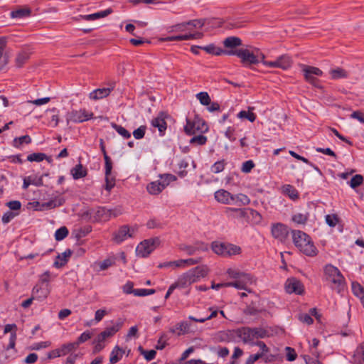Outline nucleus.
Instances as JSON below:
<instances>
[{
    "instance_id": "39",
    "label": "nucleus",
    "mask_w": 364,
    "mask_h": 364,
    "mask_svg": "<svg viewBox=\"0 0 364 364\" xmlns=\"http://www.w3.org/2000/svg\"><path fill=\"white\" fill-rule=\"evenodd\" d=\"M235 203H239L240 205H247L250 203V198L245 194H237V195H233L232 201Z\"/></svg>"
},
{
    "instance_id": "38",
    "label": "nucleus",
    "mask_w": 364,
    "mask_h": 364,
    "mask_svg": "<svg viewBox=\"0 0 364 364\" xmlns=\"http://www.w3.org/2000/svg\"><path fill=\"white\" fill-rule=\"evenodd\" d=\"M283 192L293 200L297 199L299 197L297 191L291 185L284 186Z\"/></svg>"
},
{
    "instance_id": "59",
    "label": "nucleus",
    "mask_w": 364,
    "mask_h": 364,
    "mask_svg": "<svg viewBox=\"0 0 364 364\" xmlns=\"http://www.w3.org/2000/svg\"><path fill=\"white\" fill-rule=\"evenodd\" d=\"M168 340V336L166 333H163L158 341V343L156 346V348L158 350H163L167 345Z\"/></svg>"
},
{
    "instance_id": "42",
    "label": "nucleus",
    "mask_w": 364,
    "mask_h": 364,
    "mask_svg": "<svg viewBox=\"0 0 364 364\" xmlns=\"http://www.w3.org/2000/svg\"><path fill=\"white\" fill-rule=\"evenodd\" d=\"M31 142V139L28 135H24L21 137H16L13 141V146L19 148L20 146L25 143V144H30Z\"/></svg>"
},
{
    "instance_id": "45",
    "label": "nucleus",
    "mask_w": 364,
    "mask_h": 364,
    "mask_svg": "<svg viewBox=\"0 0 364 364\" xmlns=\"http://www.w3.org/2000/svg\"><path fill=\"white\" fill-rule=\"evenodd\" d=\"M176 180V177L172 174H164L160 176V182L161 185H163L164 188H165L171 181H174Z\"/></svg>"
},
{
    "instance_id": "29",
    "label": "nucleus",
    "mask_w": 364,
    "mask_h": 364,
    "mask_svg": "<svg viewBox=\"0 0 364 364\" xmlns=\"http://www.w3.org/2000/svg\"><path fill=\"white\" fill-rule=\"evenodd\" d=\"M228 244L214 242L212 244V250L217 255L227 256Z\"/></svg>"
},
{
    "instance_id": "30",
    "label": "nucleus",
    "mask_w": 364,
    "mask_h": 364,
    "mask_svg": "<svg viewBox=\"0 0 364 364\" xmlns=\"http://www.w3.org/2000/svg\"><path fill=\"white\" fill-rule=\"evenodd\" d=\"M188 276L187 273L183 274L180 276L178 280L173 284L176 285L177 288H185L189 285H191L190 279H188Z\"/></svg>"
},
{
    "instance_id": "60",
    "label": "nucleus",
    "mask_w": 364,
    "mask_h": 364,
    "mask_svg": "<svg viewBox=\"0 0 364 364\" xmlns=\"http://www.w3.org/2000/svg\"><path fill=\"white\" fill-rule=\"evenodd\" d=\"M155 293L154 289H137L134 290V296H144L151 295Z\"/></svg>"
},
{
    "instance_id": "62",
    "label": "nucleus",
    "mask_w": 364,
    "mask_h": 364,
    "mask_svg": "<svg viewBox=\"0 0 364 364\" xmlns=\"http://www.w3.org/2000/svg\"><path fill=\"white\" fill-rule=\"evenodd\" d=\"M109 212L108 213L109 218L111 217H117L123 213V209L122 206L115 207L113 209H109Z\"/></svg>"
},
{
    "instance_id": "57",
    "label": "nucleus",
    "mask_w": 364,
    "mask_h": 364,
    "mask_svg": "<svg viewBox=\"0 0 364 364\" xmlns=\"http://www.w3.org/2000/svg\"><path fill=\"white\" fill-rule=\"evenodd\" d=\"M338 221L339 218L336 214L326 215V222L330 227H335Z\"/></svg>"
},
{
    "instance_id": "48",
    "label": "nucleus",
    "mask_w": 364,
    "mask_h": 364,
    "mask_svg": "<svg viewBox=\"0 0 364 364\" xmlns=\"http://www.w3.org/2000/svg\"><path fill=\"white\" fill-rule=\"evenodd\" d=\"M68 235V230L66 227L63 226L60 228L55 231V238L57 241H60L67 237Z\"/></svg>"
},
{
    "instance_id": "40",
    "label": "nucleus",
    "mask_w": 364,
    "mask_h": 364,
    "mask_svg": "<svg viewBox=\"0 0 364 364\" xmlns=\"http://www.w3.org/2000/svg\"><path fill=\"white\" fill-rule=\"evenodd\" d=\"M289 154L291 156H293L294 158H295V159H296L298 160H300V161H303V162H304V163H306L307 164H309L310 166H311L318 173V174L320 176H322V172L321 171V170L317 166H314L311 162H309V161L307 159H306V158H304V157L297 154L296 152H294L293 151H289Z\"/></svg>"
},
{
    "instance_id": "4",
    "label": "nucleus",
    "mask_w": 364,
    "mask_h": 364,
    "mask_svg": "<svg viewBox=\"0 0 364 364\" xmlns=\"http://www.w3.org/2000/svg\"><path fill=\"white\" fill-rule=\"evenodd\" d=\"M259 49L254 48L252 50L241 48L239 58L244 65H256L259 63L258 59Z\"/></svg>"
},
{
    "instance_id": "2",
    "label": "nucleus",
    "mask_w": 364,
    "mask_h": 364,
    "mask_svg": "<svg viewBox=\"0 0 364 364\" xmlns=\"http://www.w3.org/2000/svg\"><path fill=\"white\" fill-rule=\"evenodd\" d=\"M183 129L186 134L193 135L198 132L203 133L207 132L208 127L203 119L196 117L193 119H186V124L184 126Z\"/></svg>"
},
{
    "instance_id": "41",
    "label": "nucleus",
    "mask_w": 364,
    "mask_h": 364,
    "mask_svg": "<svg viewBox=\"0 0 364 364\" xmlns=\"http://www.w3.org/2000/svg\"><path fill=\"white\" fill-rule=\"evenodd\" d=\"M115 186V178L112 176V171L109 173L105 172V188L107 191H110L111 189Z\"/></svg>"
},
{
    "instance_id": "21",
    "label": "nucleus",
    "mask_w": 364,
    "mask_h": 364,
    "mask_svg": "<svg viewBox=\"0 0 364 364\" xmlns=\"http://www.w3.org/2000/svg\"><path fill=\"white\" fill-rule=\"evenodd\" d=\"M353 363L364 364V343H361L357 347L353 356Z\"/></svg>"
},
{
    "instance_id": "61",
    "label": "nucleus",
    "mask_w": 364,
    "mask_h": 364,
    "mask_svg": "<svg viewBox=\"0 0 364 364\" xmlns=\"http://www.w3.org/2000/svg\"><path fill=\"white\" fill-rule=\"evenodd\" d=\"M224 167H225L224 161H219L215 162L213 164L211 169L213 173H218L224 169Z\"/></svg>"
},
{
    "instance_id": "54",
    "label": "nucleus",
    "mask_w": 364,
    "mask_h": 364,
    "mask_svg": "<svg viewBox=\"0 0 364 364\" xmlns=\"http://www.w3.org/2000/svg\"><path fill=\"white\" fill-rule=\"evenodd\" d=\"M206 141L207 137L202 134L195 136L190 139V144H196L198 145H203L206 143Z\"/></svg>"
},
{
    "instance_id": "3",
    "label": "nucleus",
    "mask_w": 364,
    "mask_h": 364,
    "mask_svg": "<svg viewBox=\"0 0 364 364\" xmlns=\"http://www.w3.org/2000/svg\"><path fill=\"white\" fill-rule=\"evenodd\" d=\"M159 242L160 240L158 237L144 240L136 248V255L141 257H147L154 251L156 245L159 244Z\"/></svg>"
},
{
    "instance_id": "33",
    "label": "nucleus",
    "mask_w": 364,
    "mask_h": 364,
    "mask_svg": "<svg viewBox=\"0 0 364 364\" xmlns=\"http://www.w3.org/2000/svg\"><path fill=\"white\" fill-rule=\"evenodd\" d=\"M30 57V53L27 51L20 52L16 58V65L17 67L21 68L28 60Z\"/></svg>"
},
{
    "instance_id": "31",
    "label": "nucleus",
    "mask_w": 364,
    "mask_h": 364,
    "mask_svg": "<svg viewBox=\"0 0 364 364\" xmlns=\"http://www.w3.org/2000/svg\"><path fill=\"white\" fill-rule=\"evenodd\" d=\"M331 78L333 80L346 78L348 77V73L343 68H337L330 70Z\"/></svg>"
},
{
    "instance_id": "8",
    "label": "nucleus",
    "mask_w": 364,
    "mask_h": 364,
    "mask_svg": "<svg viewBox=\"0 0 364 364\" xmlns=\"http://www.w3.org/2000/svg\"><path fill=\"white\" fill-rule=\"evenodd\" d=\"M284 287L288 294L294 293L296 294L301 295L304 291L303 284L295 277L287 279L285 282Z\"/></svg>"
},
{
    "instance_id": "6",
    "label": "nucleus",
    "mask_w": 364,
    "mask_h": 364,
    "mask_svg": "<svg viewBox=\"0 0 364 364\" xmlns=\"http://www.w3.org/2000/svg\"><path fill=\"white\" fill-rule=\"evenodd\" d=\"M93 116L92 112H88L85 109L73 110L66 115V121L68 124L70 122H83L91 119Z\"/></svg>"
},
{
    "instance_id": "63",
    "label": "nucleus",
    "mask_w": 364,
    "mask_h": 364,
    "mask_svg": "<svg viewBox=\"0 0 364 364\" xmlns=\"http://www.w3.org/2000/svg\"><path fill=\"white\" fill-rule=\"evenodd\" d=\"M254 166L255 164L253 163L252 161H247L242 164L241 170L244 173H249L251 171Z\"/></svg>"
},
{
    "instance_id": "44",
    "label": "nucleus",
    "mask_w": 364,
    "mask_h": 364,
    "mask_svg": "<svg viewBox=\"0 0 364 364\" xmlns=\"http://www.w3.org/2000/svg\"><path fill=\"white\" fill-rule=\"evenodd\" d=\"M196 98L200 101V104L203 105H209L210 104V97L208 92H201L196 95Z\"/></svg>"
},
{
    "instance_id": "28",
    "label": "nucleus",
    "mask_w": 364,
    "mask_h": 364,
    "mask_svg": "<svg viewBox=\"0 0 364 364\" xmlns=\"http://www.w3.org/2000/svg\"><path fill=\"white\" fill-rule=\"evenodd\" d=\"M253 110H254L253 107H249L248 111H245V110L240 111L237 114V117L240 119H245L251 122H253L256 119V115L252 112Z\"/></svg>"
},
{
    "instance_id": "14",
    "label": "nucleus",
    "mask_w": 364,
    "mask_h": 364,
    "mask_svg": "<svg viewBox=\"0 0 364 364\" xmlns=\"http://www.w3.org/2000/svg\"><path fill=\"white\" fill-rule=\"evenodd\" d=\"M114 83L112 86L107 88H99L90 93V98L94 100H97L107 97L112 90L114 89Z\"/></svg>"
},
{
    "instance_id": "26",
    "label": "nucleus",
    "mask_w": 364,
    "mask_h": 364,
    "mask_svg": "<svg viewBox=\"0 0 364 364\" xmlns=\"http://www.w3.org/2000/svg\"><path fill=\"white\" fill-rule=\"evenodd\" d=\"M71 173L74 179H79L87 175V170L81 164H79L72 168Z\"/></svg>"
},
{
    "instance_id": "7",
    "label": "nucleus",
    "mask_w": 364,
    "mask_h": 364,
    "mask_svg": "<svg viewBox=\"0 0 364 364\" xmlns=\"http://www.w3.org/2000/svg\"><path fill=\"white\" fill-rule=\"evenodd\" d=\"M292 60L287 55H282L274 61H264V65L270 68H279L282 70H287L291 66Z\"/></svg>"
},
{
    "instance_id": "23",
    "label": "nucleus",
    "mask_w": 364,
    "mask_h": 364,
    "mask_svg": "<svg viewBox=\"0 0 364 364\" xmlns=\"http://www.w3.org/2000/svg\"><path fill=\"white\" fill-rule=\"evenodd\" d=\"M34 185L36 186H41L43 185V179L42 176L39 178L28 176L23 178V188L24 189L28 188V187L31 185Z\"/></svg>"
},
{
    "instance_id": "12",
    "label": "nucleus",
    "mask_w": 364,
    "mask_h": 364,
    "mask_svg": "<svg viewBox=\"0 0 364 364\" xmlns=\"http://www.w3.org/2000/svg\"><path fill=\"white\" fill-rule=\"evenodd\" d=\"M113 12V10L110 8L102 11L100 12H97L92 14H88V15H80L78 17H74L73 18L75 21H79L80 19H83L85 21H94L98 18H105L108 15L111 14Z\"/></svg>"
},
{
    "instance_id": "11",
    "label": "nucleus",
    "mask_w": 364,
    "mask_h": 364,
    "mask_svg": "<svg viewBox=\"0 0 364 364\" xmlns=\"http://www.w3.org/2000/svg\"><path fill=\"white\" fill-rule=\"evenodd\" d=\"M203 37V33L201 32H196L193 33H188L180 36H168L166 38H160L161 41H188L191 39H200Z\"/></svg>"
},
{
    "instance_id": "13",
    "label": "nucleus",
    "mask_w": 364,
    "mask_h": 364,
    "mask_svg": "<svg viewBox=\"0 0 364 364\" xmlns=\"http://www.w3.org/2000/svg\"><path fill=\"white\" fill-rule=\"evenodd\" d=\"M134 229H130L128 226L124 225L119 228V230L114 233V241L117 243H120L127 237H132Z\"/></svg>"
},
{
    "instance_id": "20",
    "label": "nucleus",
    "mask_w": 364,
    "mask_h": 364,
    "mask_svg": "<svg viewBox=\"0 0 364 364\" xmlns=\"http://www.w3.org/2000/svg\"><path fill=\"white\" fill-rule=\"evenodd\" d=\"M6 38L5 37L0 38V70H1L8 63V58L4 55V49L6 46Z\"/></svg>"
},
{
    "instance_id": "24",
    "label": "nucleus",
    "mask_w": 364,
    "mask_h": 364,
    "mask_svg": "<svg viewBox=\"0 0 364 364\" xmlns=\"http://www.w3.org/2000/svg\"><path fill=\"white\" fill-rule=\"evenodd\" d=\"M146 189L150 194L157 195L164 188L159 181H154L147 185Z\"/></svg>"
},
{
    "instance_id": "17",
    "label": "nucleus",
    "mask_w": 364,
    "mask_h": 364,
    "mask_svg": "<svg viewBox=\"0 0 364 364\" xmlns=\"http://www.w3.org/2000/svg\"><path fill=\"white\" fill-rule=\"evenodd\" d=\"M215 198L220 203L230 204L232 201L233 195L227 191L221 189L215 193Z\"/></svg>"
},
{
    "instance_id": "50",
    "label": "nucleus",
    "mask_w": 364,
    "mask_h": 364,
    "mask_svg": "<svg viewBox=\"0 0 364 364\" xmlns=\"http://www.w3.org/2000/svg\"><path fill=\"white\" fill-rule=\"evenodd\" d=\"M308 220L307 213H296L293 215L292 220L297 224H304Z\"/></svg>"
},
{
    "instance_id": "47",
    "label": "nucleus",
    "mask_w": 364,
    "mask_h": 364,
    "mask_svg": "<svg viewBox=\"0 0 364 364\" xmlns=\"http://www.w3.org/2000/svg\"><path fill=\"white\" fill-rule=\"evenodd\" d=\"M352 291L354 295L360 297V299L364 296V288L358 282L352 283Z\"/></svg>"
},
{
    "instance_id": "25",
    "label": "nucleus",
    "mask_w": 364,
    "mask_h": 364,
    "mask_svg": "<svg viewBox=\"0 0 364 364\" xmlns=\"http://www.w3.org/2000/svg\"><path fill=\"white\" fill-rule=\"evenodd\" d=\"M190 328V325L187 322H181L176 325L175 327L170 329V331L173 333L177 332L178 336L181 334H184L188 332Z\"/></svg>"
},
{
    "instance_id": "18",
    "label": "nucleus",
    "mask_w": 364,
    "mask_h": 364,
    "mask_svg": "<svg viewBox=\"0 0 364 364\" xmlns=\"http://www.w3.org/2000/svg\"><path fill=\"white\" fill-rule=\"evenodd\" d=\"M151 125L154 127L158 128L161 135H163L164 134L167 125L162 113L160 114L157 117L151 120Z\"/></svg>"
},
{
    "instance_id": "51",
    "label": "nucleus",
    "mask_w": 364,
    "mask_h": 364,
    "mask_svg": "<svg viewBox=\"0 0 364 364\" xmlns=\"http://www.w3.org/2000/svg\"><path fill=\"white\" fill-rule=\"evenodd\" d=\"M194 272L196 273V276L200 279V278H203L205 277L208 274V269L206 266H198L193 269Z\"/></svg>"
},
{
    "instance_id": "22",
    "label": "nucleus",
    "mask_w": 364,
    "mask_h": 364,
    "mask_svg": "<svg viewBox=\"0 0 364 364\" xmlns=\"http://www.w3.org/2000/svg\"><path fill=\"white\" fill-rule=\"evenodd\" d=\"M124 321L121 319H119L115 324L111 327H107L102 333L107 338H109L116 333L122 327Z\"/></svg>"
},
{
    "instance_id": "1",
    "label": "nucleus",
    "mask_w": 364,
    "mask_h": 364,
    "mask_svg": "<svg viewBox=\"0 0 364 364\" xmlns=\"http://www.w3.org/2000/svg\"><path fill=\"white\" fill-rule=\"evenodd\" d=\"M292 238L296 247L304 254L311 257L316 255V248L311 242L309 236L305 232L301 230H293Z\"/></svg>"
},
{
    "instance_id": "34",
    "label": "nucleus",
    "mask_w": 364,
    "mask_h": 364,
    "mask_svg": "<svg viewBox=\"0 0 364 364\" xmlns=\"http://www.w3.org/2000/svg\"><path fill=\"white\" fill-rule=\"evenodd\" d=\"M111 127L116 130V132L124 139L131 137V134L124 127L121 125L117 124L114 122L111 123Z\"/></svg>"
},
{
    "instance_id": "52",
    "label": "nucleus",
    "mask_w": 364,
    "mask_h": 364,
    "mask_svg": "<svg viewBox=\"0 0 364 364\" xmlns=\"http://www.w3.org/2000/svg\"><path fill=\"white\" fill-rule=\"evenodd\" d=\"M253 340L255 338H263L268 336L267 331L262 328H252Z\"/></svg>"
},
{
    "instance_id": "36",
    "label": "nucleus",
    "mask_w": 364,
    "mask_h": 364,
    "mask_svg": "<svg viewBox=\"0 0 364 364\" xmlns=\"http://www.w3.org/2000/svg\"><path fill=\"white\" fill-rule=\"evenodd\" d=\"M77 343H69L63 345L59 349L61 353V355H65L70 352L75 350L77 348Z\"/></svg>"
},
{
    "instance_id": "58",
    "label": "nucleus",
    "mask_w": 364,
    "mask_h": 364,
    "mask_svg": "<svg viewBox=\"0 0 364 364\" xmlns=\"http://www.w3.org/2000/svg\"><path fill=\"white\" fill-rule=\"evenodd\" d=\"M205 21H206V20L204 18L194 19V20H191V21H187L186 24H188V26H191L194 28H200L205 25Z\"/></svg>"
},
{
    "instance_id": "9",
    "label": "nucleus",
    "mask_w": 364,
    "mask_h": 364,
    "mask_svg": "<svg viewBox=\"0 0 364 364\" xmlns=\"http://www.w3.org/2000/svg\"><path fill=\"white\" fill-rule=\"evenodd\" d=\"M289 229L287 226L282 223H276L272 226V235L281 242H284L289 235Z\"/></svg>"
},
{
    "instance_id": "10",
    "label": "nucleus",
    "mask_w": 364,
    "mask_h": 364,
    "mask_svg": "<svg viewBox=\"0 0 364 364\" xmlns=\"http://www.w3.org/2000/svg\"><path fill=\"white\" fill-rule=\"evenodd\" d=\"M324 272L327 279L333 284L340 285L343 282V277L338 268L328 264L326 266Z\"/></svg>"
},
{
    "instance_id": "32",
    "label": "nucleus",
    "mask_w": 364,
    "mask_h": 364,
    "mask_svg": "<svg viewBox=\"0 0 364 364\" xmlns=\"http://www.w3.org/2000/svg\"><path fill=\"white\" fill-rule=\"evenodd\" d=\"M65 202V200L62 198H57L53 200H51L47 203H44L41 204V206L43 207V209H51L60 205H62Z\"/></svg>"
},
{
    "instance_id": "37",
    "label": "nucleus",
    "mask_w": 364,
    "mask_h": 364,
    "mask_svg": "<svg viewBox=\"0 0 364 364\" xmlns=\"http://www.w3.org/2000/svg\"><path fill=\"white\" fill-rule=\"evenodd\" d=\"M31 9L29 8H21L11 13L12 18H23L29 16Z\"/></svg>"
},
{
    "instance_id": "15",
    "label": "nucleus",
    "mask_w": 364,
    "mask_h": 364,
    "mask_svg": "<svg viewBox=\"0 0 364 364\" xmlns=\"http://www.w3.org/2000/svg\"><path fill=\"white\" fill-rule=\"evenodd\" d=\"M50 293L49 286L46 284V287H41L38 284L36 285L32 290V295L38 299H46Z\"/></svg>"
},
{
    "instance_id": "16",
    "label": "nucleus",
    "mask_w": 364,
    "mask_h": 364,
    "mask_svg": "<svg viewBox=\"0 0 364 364\" xmlns=\"http://www.w3.org/2000/svg\"><path fill=\"white\" fill-rule=\"evenodd\" d=\"M252 328L249 327H243L236 331L237 336L245 343L252 341L253 340Z\"/></svg>"
},
{
    "instance_id": "64",
    "label": "nucleus",
    "mask_w": 364,
    "mask_h": 364,
    "mask_svg": "<svg viewBox=\"0 0 364 364\" xmlns=\"http://www.w3.org/2000/svg\"><path fill=\"white\" fill-rule=\"evenodd\" d=\"M350 117L358 120L360 122L364 124V113L361 111H355L351 113Z\"/></svg>"
},
{
    "instance_id": "27",
    "label": "nucleus",
    "mask_w": 364,
    "mask_h": 364,
    "mask_svg": "<svg viewBox=\"0 0 364 364\" xmlns=\"http://www.w3.org/2000/svg\"><path fill=\"white\" fill-rule=\"evenodd\" d=\"M225 48H234L242 45V40L235 36H230L225 38L223 41Z\"/></svg>"
},
{
    "instance_id": "49",
    "label": "nucleus",
    "mask_w": 364,
    "mask_h": 364,
    "mask_svg": "<svg viewBox=\"0 0 364 364\" xmlns=\"http://www.w3.org/2000/svg\"><path fill=\"white\" fill-rule=\"evenodd\" d=\"M363 182V177L360 174L354 176L349 181V185L352 188H355L360 186Z\"/></svg>"
},
{
    "instance_id": "46",
    "label": "nucleus",
    "mask_w": 364,
    "mask_h": 364,
    "mask_svg": "<svg viewBox=\"0 0 364 364\" xmlns=\"http://www.w3.org/2000/svg\"><path fill=\"white\" fill-rule=\"evenodd\" d=\"M48 160V156L43 153H33L29 154L27 157V160L29 161H41L43 160Z\"/></svg>"
},
{
    "instance_id": "53",
    "label": "nucleus",
    "mask_w": 364,
    "mask_h": 364,
    "mask_svg": "<svg viewBox=\"0 0 364 364\" xmlns=\"http://www.w3.org/2000/svg\"><path fill=\"white\" fill-rule=\"evenodd\" d=\"M227 256L239 255L241 252V248L239 246L232 244H228Z\"/></svg>"
},
{
    "instance_id": "55",
    "label": "nucleus",
    "mask_w": 364,
    "mask_h": 364,
    "mask_svg": "<svg viewBox=\"0 0 364 364\" xmlns=\"http://www.w3.org/2000/svg\"><path fill=\"white\" fill-rule=\"evenodd\" d=\"M119 353H122V350L119 346H116L110 355L109 360L112 363H115L119 360L120 357L118 356Z\"/></svg>"
},
{
    "instance_id": "5",
    "label": "nucleus",
    "mask_w": 364,
    "mask_h": 364,
    "mask_svg": "<svg viewBox=\"0 0 364 364\" xmlns=\"http://www.w3.org/2000/svg\"><path fill=\"white\" fill-rule=\"evenodd\" d=\"M301 68L305 80L312 85L321 88V87L317 84L318 80L314 75L321 76L323 74L322 70L316 67L306 65H302Z\"/></svg>"
},
{
    "instance_id": "56",
    "label": "nucleus",
    "mask_w": 364,
    "mask_h": 364,
    "mask_svg": "<svg viewBox=\"0 0 364 364\" xmlns=\"http://www.w3.org/2000/svg\"><path fill=\"white\" fill-rule=\"evenodd\" d=\"M146 130V126H140L139 128L133 132V136L136 139H141L144 138Z\"/></svg>"
},
{
    "instance_id": "43",
    "label": "nucleus",
    "mask_w": 364,
    "mask_h": 364,
    "mask_svg": "<svg viewBox=\"0 0 364 364\" xmlns=\"http://www.w3.org/2000/svg\"><path fill=\"white\" fill-rule=\"evenodd\" d=\"M250 220H247V222L252 223V224H259L262 221V215L256 210L250 209Z\"/></svg>"
},
{
    "instance_id": "35",
    "label": "nucleus",
    "mask_w": 364,
    "mask_h": 364,
    "mask_svg": "<svg viewBox=\"0 0 364 364\" xmlns=\"http://www.w3.org/2000/svg\"><path fill=\"white\" fill-rule=\"evenodd\" d=\"M200 49L204 50L208 53L215 55H220L223 53L224 50H223L220 48L215 47L214 45L210 44L207 46H201L200 47Z\"/></svg>"
},
{
    "instance_id": "19",
    "label": "nucleus",
    "mask_w": 364,
    "mask_h": 364,
    "mask_svg": "<svg viewBox=\"0 0 364 364\" xmlns=\"http://www.w3.org/2000/svg\"><path fill=\"white\" fill-rule=\"evenodd\" d=\"M71 255L72 251L70 250H67L61 255H58L53 263V266L56 268L62 267L68 262V259Z\"/></svg>"
}]
</instances>
